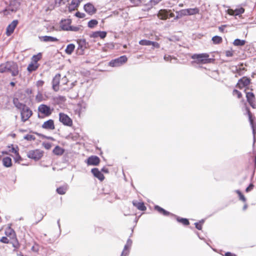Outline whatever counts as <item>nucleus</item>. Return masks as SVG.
Masks as SVG:
<instances>
[{
    "label": "nucleus",
    "mask_w": 256,
    "mask_h": 256,
    "mask_svg": "<svg viewBox=\"0 0 256 256\" xmlns=\"http://www.w3.org/2000/svg\"><path fill=\"white\" fill-rule=\"evenodd\" d=\"M251 83V80L246 76H244L238 80L236 86L242 90L244 89V92L249 90V86Z\"/></svg>",
    "instance_id": "39448f33"
},
{
    "label": "nucleus",
    "mask_w": 256,
    "mask_h": 256,
    "mask_svg": "<svg viewBox=\"0 0 256 256\" xmlns=\"http://www.w3.org/2000/svg\"><path fill=\"white\" fill-rule=\"evenodd\" d=\"M244 92L248 102L253 108H256V100L254 94L252 92L246 91Z\"/></svg>",
    "instance_id": "9b49d317"
},
{
    "label": "nucleus",
    "mask_w": 256,
    "mask_h": 256,
    "mask_svg": "<svg viewBox=\"0 0 256 256\" xmlns=\"http://www.w3.org/2000/svg\"><path fill=\"white\" fill-rule=\"evenodd\" d=\"M75 46L73 44H68L65 50V52L68 54H71L74 51Z\"/></svg>",
    "instance_id": "f704fd0d"
},
{
    "label": "nucleus",
    "mask_w": 256,
    "mask_h": 256,
    "mask_svg": "<svg viewBox=\"0 0 256 256\" xmlns=\"http://www.w3.org/2000/svg\"><path fill=\"white\" fill-rule=\"evenodd\" d=\"M67 190L66 186H62L56 189V192L60 194H64Z\"/></svg>",
    "instance_id": "a19ab883"
},
{
    "label": "nucleus",
    "mask_w": 256,
    "mask_h": 256,
    "mask_svg": "<svg viewBox=\"0 0 256 256\" xmlns=\"http://www.w3.org/2000/svg\"><path fill=\"white\" fill-rule=\"evenodd\" d=\"M188 16L194 15L198 14L200 12V10L198 8H188Z\"/></svg>",
    "instance_id": "4c0bfd02"
},
{
    "label": "nucleus",
    "mask_w": 256,
    "mask_h": 256,
    "mask_svg": "<svg viewBox=\"0 0 256 256\" xmlns=\"http://www.w3.org/2000/svg\"><path fill=\"white\" fill-rule=\"evenodd\" d=\"M43 146L46 150H50L52 147V144L50 142H43Z\"/></svg>",
    "instance_id": "603ef678"
},
{
    "label": "nucleus",
    "mask_w": 256,
    "mask_h": 256,
    "mask_svg": "<svg viewBox=\"0 0 256 256\" xmlns=\"http://www.w3.org/2000/svg\"><path fill=\"white\" fill-rule=\"evenodd\" d=\"M100 162V158L96 156H90L86 160L88 165L90 166H98Z\"/></svg>",
    "instance_id": "dca6fc26"
},
{
    "label": "nucleus",
    "mask_w": 256,
    "mask_h": 256,
    "mask_svg": "<svg viewBox=\"0 0 256 256\" xmlns=\"http://www.w3.org/2000/svg\"><path fill=\"white\" fill-rule=\"evenodd\" d=\"M130 2L132 4L133 6H138L141 4L142 2V0H130Z\"/></svg>",
    "instance_id": "a18cd8bd"
},
{
    "label": "nucleus",
    "mask_w": 256,
    "mask_h": 256,
    "mask_svg": "<svg viewBox=\"0 0 256 256\" xmlns=\"http://www.w3.org/2000/svg\"><path fill=\"white\" fill-rule=\"evenodd\" d=\"M176 220L178 222L182 224L184 226H188L190 224L189 220L187 218L177 216Z\"/></svg>",
    "instance_id": "e433bc0d"
},
{
    "label": "nucleus",
    "mask_w": 256,
    "mask_h": 256,
    "mask_svg": "<svg viewBox=\"0 0 256 256\" xmlns=\"http://www.w3.org/2000/svg\"><path fill=\"white\" fill-rule=\"evenodd\" d=\"M236 193L239 196L240 200H242L243 202H246V198L244 195L240 190H237Z\"/></svg>",
    "instance_id": "09e8293b"
},
{
    "label": "nucleus",
    "mask_w": 256,
    "mask_h": 256,
    "mask_svg": "<svg viewBox=\"0 0 256 256\" xmlns=\"http://www.w3.org/2000/svg\"><path fill=\"white\" fill-rule=\"evenodd\" d=\"M91 172L93 175L101 182L104 180V176L98 168H94L92 169Z\"/></svg>",
    "instance_id": "412c9836"
},
{
    "label": "nucleus",
    "mask_w": 256,
    "mask_h": 256,
    "mask_svg": "<svg viewBox=\"0 0 256 256\" xmlns=\"http://www.w3.org/2000/svg\"><path fill=\"white\" fill-rule=\"evenodd\" d=\"M24 138L28 141H34L36 139L33 134H28L24 136Z\"/></svg>",
    "instance_id": "37998d69"
},
{
    "label": "nucleus",
    "mask_w": 256,
    "mask_h": 256,
    "mask_svg": "<svg viewBox=\"0 0 256 256\" xmlns=\"http://www.w3.org/2000/svg\"><path fill=\"white\" fill-rule=\"evenodd\" d=\"M44 217V216L42 214H40V216L38 217V221H40V220H42V219Z\"/></svg>",
    "instance_id": "0e129e2a"
},
{
    "label": "nucleus",
    "mask_w": 256,
    "mask_h": 256,
    "mask_svg": "<svg viewBox=\"0 0 256 256\" xmlns=\"http://www.w3.org/2000/svg\"><path fill=\"white\" fill-rule=\"evenodd\" d=\"M40 38L41 41L44 42H57L58 41V40L57 38L48 36H41Z\"/></svg>",
    "instance_id": "a878e982"
},
{
    "label": "nucleus",
    "mask_w": 256,
    "mask_h": 256,
    "mask_svg": "<svg viewBox=\"0 0 256 256\" xmlns=\"http://www.w3.org/2000/svg\"><path fill=\"white\" fill-rule=\"evenodd\" d=\"M233 96H236L237 98L241 100L240 104L243 105L248 115V120L250 122V124L252 129V132L254 136H255L256 134V124L254 123V117L253 116L252 113L250 112V108L248 107V104L246 100H244L242 96V94L239 90L234 89L232 92Z\"/></svg>",
    "instance_id": "f257e3e1"
},
{
    "label": "nucleus",
    "mask_w": 256,
    "mask_h": 256,
    "mask_svg": "<svg viewBox=\"0 0 256 256\" xmlns=\"http://www.w3.org/2000/svg\"><path fill=\"white\" fill-rule=\"evenodd\" d=\"M234 54V50L232 49L227 50L225 52V54L227 57H232Z\"/></svg>",
    "instance_id": "de8ad7c7"
},
{
    "label": "nucleus",
    "mask_w": 256,
    "mask_h": 256,
    "mask_svg": "<svg viewBox=\"0 0 256 256\" xmlns=\"http://www.w3.org/2000/svg\"><path fill=\"white\" fill-rule=\"evenodd\" d=\"M3 165L6 167H10L12 166V162L10 158L6 156L2 158Z\"/></svg>",
    "instance_id": "2f4dec72"
},
{
    "label": "nucleus",
    "mask_w": 256,
    "mask_h": 256,
    "mask_svg": "<svg viewBox=\"0 0 256 256\" xmlns=\"http://www.w3.org/2000/svg\"><path fill=\"white\" fill-rule=\"evenodd\" d=\"M212 40L214 44H218L222 42V38L221 36H216L212 38Z\"/></svg>",
    "instance_id": "c9c22d12"
},
{
    "label": "nucleus",
    "mask_w": 256,
    "mask_h": 256,
    "mask_svg": "<svg viewBox=\"0 0 256 256\" xmlns=\"http://www.w3.org/2000/svg\"><path fill=\"white\" fill-rule=\"evenodd\" d=\"M60 77L61 75L59 74H56L52 80V88L55 92H58L60 88Z\"/></svg>",
    "instance_id": "ddd939ff"
},
{
    "label": "nucleus",
    "mask_w": 256,
    "mask_h": 256,
    "mask_svg": "<svg viewBox=\"0 0 256 256\" xmlns=\"http://www.w3.org/2000/svg\"><path fill=\"white\" fill-rule=\"evenodd\" d=\"M244 12V9L242 7L236 8L234 10L231 8H228L227 10V13L230 16H239L243 14Z\"/></svg>",
    "instance_id": "a211bd4d"
},
{
    "label": "nucleus",
    "mask_w": 256,
    "mask_h": 256,
    "mask_svg": "<svg viewBox=\"0 0 256 256\" xmlns=\"http://www.w3.org/2000/svg\"><path fill=\"white\" fill-rule=\"evenodd\" d=\"M254 186L252 184H250L249 186L246 188V191L248 192L254 188Z\"/></svg>",
    "instance_id": "bf43d9fd"
},
{
    "label": "nucleus",
    "mask_w": 256,
    "mask_h": 256,
    "mask_svg": "<svg viewBox=\"0 0 256 256\" xmlns=\"http://www.w3.org/2000/svg\"><path fill=\"white\" fill-rule=\"evenodd\" d=\"M39 66L40 64H36L30 62L28 66L27 70L28 72L32 73V72L36 71Z\"/></svg>",
    "instance_id": "c756f323"
},
{
    "label": "nucleus",
    "mask_w": 256,
    "mask_h": 256,
    "mask_svg": "<svg viewBox=\"0 0 256 256\" xmlns=\"http://www.w3.org/2000/svg\"><path fill=\"white\" fill-rule=\"evenodd\" d=\"M9 152H10L14 153L16 155V160H20L21 159L20 156L19 155L18 150H16L14 147L12 146L11 148V149H10L9 150Z\"/></svg>",
    "instance_id": "c03bdc74"
},
{
    "label": "nucleus",
    "mask_w": 256,
    "mask_h": 256,
    "mask_svg": "<svg viewBox=\"0 0 256 256\" xmlns=\"http://www.w3.org/2000/svg\"><path fill=\"white\" fill-rule=\"evenodd\" d=\"M44 84V82L42 80L37 81L36 85L38 87L42 86Z\"/></svg>",
    "instance_id": "4d7b16f0"
},
{
    "label": "nucleus",
    "mask_w": 256,
    "mask_h": 256,
    "mask_svg": "<svg viewBox=\"0 0 256 256\" xmlns=\"http://www.w3.org/2000/svg\"><path fill=\"white\" fill-rule=\"evenodd\" d=\"M32 112L30 108L26 106L20 110L21 120L22 122H26L32 116Z\"/></svg>",
    "instance_id": "9d476101"
},
{
    "label": "nucleus",
    "mask_w": 256,
    "mask_h": 256,
    "mask_svg": "<svg viewBox=\"0 0 256 256\" xmlns=\"http://www.w3.org/2000/svg\"><path fill=\"white\" fill-rule=\"evenodd\" d=\"M132 244L131 240L128 239L126 244L125 245L124 248L122 252L121 256H128L129 254L130 249Z\"/></svg>",
    "instance_id": "4be33fe9"
},
{
    "label": "nucleus",
    "mask_w": 256,
    "mask_h": 256,
    "mask_svg": "<svg viewBox=\"0 0 256 256\" xmlns=\"http://www.w3.org/2000/svg\"><path fill=\"white\" fill-rule=\"evenodd\" d=\"M43 152L39 149L31 150L28 152L27 156L28 158L38 160L43 156Z\"/></svg>",
    "instance_id": "0eeeda50"
},
{
    "label": "nucleus",
    "mask_w": 256,
    "mask_h": 256,
    "mask_svg": "<svg viewBox=\"0 0 256 256\" xmlns=\"http://www.w3.org/2000/svg\"><path fill=\"white\" fill-rule=\"evenodd\" d=\"M98 24V22L96 20H90L88 24V26L90 28H94Z\"/></svg>",
    "instance_id": "79ce46f5"
},
{
    "label": "nucleus",
    "mask_w": 256,
    "mask_h": 256,
    "mask_svg": "<svg viewBox=\"0 0 256 256\" xmlns=\"http://www.w3.org/2000/svg\"><path fill=\"white\" fill-rule=\"evenodd\" d=\"M18 24V21L16 20H14L8 26H7L6 32V34L9 36L14 32Z\"/></svg>",
    "instance_id": "f8f14e48"
},
{
    "label": "nucleus",
    "mask_w": 256,
    "mask_h": 256,
    "mask_svg": "<svg viewBox=\"0 0 256 256\" xmlns=\"http://www.w3.org/2000/svg\"><path fill=\"white\" fill-rule=\"evenodd\" d=\"M154 209L160 214L165 216H168L172 214L170 212L166 211V210H164L163 208L160 207L158 206H155L154 207Z\"/></svg>",
    "instance_id": "7c9ffc66"
},
{
    "label": "nucleus",
    "mask_w": 256,
    "mask_h": 256,
    "mask_svg": "<svg viewBox=\"0 0 256 256\" xmlns=\"http://www.w3.org/2000/svg\"><path fill=\"white\" fill-rule=\"evenodd\" d=\"M64 152V150L58 146H56L53 150V153L57 156H61Z\"/></svg>",
    "instance_id": "473e14b6"
},
{
    "label": "nucleus",
    "mask_w": 256,
    "mask_h": 256,
    "mask_svg": "<svg viewBox=\"0 0 256 256\" xmlns=\"http://www.w3.org/2000/svg\"><path fill=\"white\" fill-rule=\"evenodd\" d=\"M202 224H203V222H196L194 224H195L196 228L198 230H201L202 228Z\"/></svg>",
    "instance_id": "8fccbe9b"
},
{
    "label": "nucleus",
    "mask_w": 256,
    "mask_h": 256,
    "mask_svg": "<svg viewBox=\"0 0 256 256\" xmlns=\"http://www.w3.org/2000/svg\"><path fill=\"white\" fill-rule=\"evenodd\" d=\"M58 116L59 121L63 125L69 127L72 126V120L68 115L63 112H60Z\"/></svg>",
    "instance_id": "423d86ee"
},
{
    "label": "nucleus",
    "mask_w": 256,
    "mask_h": 256,
    "mask_svg": "<svg viewBox=\"0 0 256 256\" xmlns=\"http://www.w3.org/2000/svg\"><path fill=\"white\" fill-rule=\"evenodd\" d=\"M246 43V42L245 40H242L240 39H236L234 42L233 44L235 46H244Z\"/></svg>",
    "instance_id": "58836bf2"
},
{
    "label": "nucleus",
    "mask_w": 256,
    "mask_h": 256,
    "mask_svg": "<svg viewBox=\"0 0 256 256\" xmlns=\"http://www.w3.org/2000/svg\"><path fill=\"white\" fill-rule=\"evenodd\" d=\"M42 58V54L40 52L38 53L37 54L34 55L31 58V62L36 64H39L38 62Z\"/></svg>",
    "instance_id": "72a5a7b5"
},
{
    "label": "nucleus",
    "mask_w": 256,
    "mask_h": 256,
    "mask_svg": "<svg viewBox=\"0 0 256 256\" xmlns=\"http://www.w3.org/2000/svg\"><path fill=\"white\" fill-rule=\"evenodd\" d=\"M84 8L85 12L90 16L95 14L97 10L96 8L90 2L84 4Z\"/></svg>",
    "instance_id": "2eb2a0df"
},
{
    "label": "nucleus",
    "mask_w": 256,
    "mask_h": 256,
    "mask_svg": "<svg viewBox=\"0 0 256 256\" xmlns=\"http://www.w3.org/2000/svg\"><path fill=\"white\" fill-rule=\"evenodd\" d=\"M174 13H172V12H170L168 13V18H172V17H174Z\"/></svg>",
    "instance_id": "69168bd1"
},
{
    "label": "nucleus",
    "mask_w": 256,
    "mask_h": 256,
    "mask_svg": "<svg viewBox=\"0 0 256 256\" xmlns=\"http://www.w3.org/2000/svg\"><path fill=\"white\" fill-rule=\"evenodd\" d=\"M170 11L166 9H161L158 11V17L162 20H166L168 18V13Z\"/></svg>",
    "instance_id": "6ab92c4d"
},
{
    "label": "nucleus",
    "mask_w": 256,
    "mask_h": 256,
    "mask_svg": "<svg viewBox=\"0 0 256 256\" xmlns=\"http://www.w3.org/2000/svg\"><path fill=\"white\" fill-rule=\"evenodd\" d=\"M42 128L44 129L52 130L55 129V125L54 120L52 119H50L45 121L42 124Z\"/></svg>",
    "instance_id": "4468645a"
},
{
    "label": "nucleus",
    "mask_w": 256,
    "mask_h": 256,
    "mask_svg": "<svg viewBox=\"0 0 256 256\" xmlns=\"http://www.w3.org/2000/svg\"><path fill=\"white\" fill-rule=\"evenodd\" d=\"M224 256H236L234 254L230 252H227L225 254Z\"/></svg>",
    "instance_id": "680f3d73"
},
{
    "label": "nucleus",
    "mask_w": 256,
    "mask_h": 256,
    "mask_svg": "<svg viewBox=\"0 0 256 256\" xmlns=\"http://www.w3.org/2000/svg\"><path fill=\"white\" fill-rule=\"evenodd\" d=\"M164 59L166 61H170L172 58H171V56H164Z\"/></svg>",
    "instance_id": "052dcab7"
},
{
    "label": "nucleus",
    "mask_w": 256,
    "mask_h": 256,
    "mask_svg": "<svg viewBox=\"0 0 256 256\" xmlns=\"http://www.w3.org/2000/svg\"><path fill=\"white\" fill-rule=\"evenodd\" d=\"M102 171L104 173H108V170L106 168H102Z\"/></svg>",
    "instance_id": "e2e57ef3"
},
{
    "label": "nucleus",
    "mask_w": 256,
    "mask_h": 256,
    "mask_svg": "<svg viewBox=\"0 0 256 256\" xmlns=\"http://www.w3.org/2000/svg\"><path fill=\"white\" fill-rule=\"evenodd\" d=\"M150 40H140L139 44L142 46H150Z\"/></svg>",
    "instance_id": "49530a36"
},
{
    "label": "nucleus",
    "mask_w": 256,
    "mask_h": 256,
    "mask_svg": "<svg viewBox=\"0 0 256 256\" xmlns=\"http://www.w3.org/2000/svg\"><path fill=\"white\" fill-rule=\"evenodd\" d=\"M128 60V58L126 56H122L112 60L109 64L110 66L114 67V66H119L122 64L126 63Z\"/></svg>",
    "instance_id": "1a4fd4ad"
},
{
    "label": "nucleus",
    "mask_w": 256,
    "mask_h": 256,
    "mask_svg": "<svg viewBox=\"0 0 256 256\" xmlns=\"http://www.w3.org/2000/svg\"><path fill=\"white\" fill-rule=\"evenodd\" d=\"M10 72L12 76H17L19 74V70L16 62L8 61L0 64V73Z\"/></svg>",
    "instance_id": "f03ea898"
},
{
    "label": "nucleus",
    "mask_w": 256,
    "mask_h": 256,
    "mask_svg": "<svg viewBox=\"0 0 256 256\" xmlns=\"http://www.w3.org/2000/svg\"><path fill=\"white\" fill-rule=\"evenodd\" d=\"M162 0H150V2L152 6H156Z\"/></svg>",
    "instance_id": "864d4df0"
},
{
    "label": "nucleus",
    "mask_w": 256,
    "mask_h": 256,
    "mask_svg": "<svg viewBox=\"0 0 256 256\" xmlns=\"http://www.w3.org/2000/svg\"><path fill=\"white\" fill-rule=\"evenodd\" d=\"M60 88L62 90H69V88L66 86V85L69 82L68 78L66 76H64L62 78H60Z\"/></svg>",
    "instance_id": "b1692460"
},
{
    "label": "nucleus",
    "mask_w": 256,
    "mask_h": 256,
    "mask_svg": "<svg viewBox=\"0 0 256 256\" xmlns=\"http://www.w3.org/2000/svg\"><path fill=\"white\" fill-rule=\"evenodd\" d=\"M5 234L6 236L10 238L12 241L18 240L14 231L10 228H8L6 230Z\"/></svg>",
    "instance_id": "aec40b11"
},
{
    "label": "nucleus",
    "mask_w": 256,
    "mask_h": 256,
    "mask_svg": "<svg viewBox=\"0 0 256 256\" xmlns=\"http://www.w3.org/2000/svg\"><path fill=\"white\" fill-rule=\"evenodd\" d=\"M71 24L70 19L62 20L60 22V27L62 30L65 31L78 32L80 30V26H72Z\"/></svg>",
    "instance_id": "20e7f679"
},
{
    "label": "nucleus",
    "mask_w": 256,
    "mask_h": 256,
    "mask_svg": "<svg viewBox=\"0 0 256 256\" xmlns=\"http://www.w3.org/2000/svg\"><path fill=\"white\" fill-rule=\"evenodd\" d=\"M191 58L194 60L192 62V64H206L211 62L210 55L206 53L194 54L191 56Z\"/></svg>",
    "instance_id": "7ed1b4c3"
},
{
    "label": "nucleus",
    "mask_w": 256,
    "mask_h": 256,
    "mask_svg": "<svg viewBox=\"0 0 256 256\" xmlns=\"http://www.w3.org/2000/svg\"><path fill=\"white\" fill-rule=\"evenodd\" d=\"M180 16H188V10L187 9L182 10L180 11Z\"/></svg>",
    "instance_id": "3c124183"
},
{
    "label": "nucleus",
    "mask_w": 256,
    "mask_h": 256,
    "mask_svg": "<svg viewBox=\"0 0 256 256\" xmlns=\"http://www.w3.org/2000/svg\"><path fill=\"white\" fill-rule=\"evenodd\" d=\"M38 110L40 113L46 117L50 116L54 110L53 108H51L50 106L44 104H40Z\"/></svg>",
    "instance_id": "6e6552de"
},
{
    "label": "nucleus",
    "mask_w": 256,
    "mask_h": 256,
    "mask_svg": "<svg viewBox=\"0 0 256 256\" xmlns=\"http://www.w3.org/2000/svg\"><path fill=\"white\" fill-rule=\"evenodd\" d=\"M3 13L4 15L6 16L8 14V12L6 10H5L3 11Z\"/></svg>",
    "instance_id": "338daca9"
},
{
    "label": "nucleus",
    "mask_w": 256,
    "mask_h": 256,
    "mask_svg": "<svg viewBox=\"0 0 256 256\" xmlns=\"http://www.w3.org/2000/svg\"><path fill=\"white\" fill-rule=\"evenodd\" d=\"M80 2V0H72L70 4L68 6V9L70 10H74L78 7Z\"/></svg>",
    "instance_id": "393cba45"
},
{
    "label": "nucleus",
    "mask_w": 256,
    "mask_h": 256,
    "mask_svg": "<svg viewBox=\"0 0 256 256\" xmlns=\"http://www.w3.org/2000/svg\"><path fill=\"white\" fill-rule=\"evenodd\" d=\"M132 203L134 206L140 210L145 211L146 210V208L145 206L144 202H142L133 200Z\"/></svg>",
    "instance_id": "5701e85b"
},
{
    "label": "nucleus",
    "mask_w": 256,
    "mask_h": 256,
    "mask_svg": "<svg viewBox=\"0 0 256 256\" xmlns=\"http://www.w3.org/2000/svg\"><path fill=\"white\" fill-rule=\"evenodd\" d=\"M10 84L12 86H15V83L14 82H10Z\"/></svg>",
    "instance_id": "774afa93"
},
{
    "label": "nucleus",
    "mask_w": 256,
    "mask_h": 256,
    "mask_svg": "<svg viewBox=\"0 0 256 256\" xmlns=\"http://www.w3.org/2000/svg\"><path fill=\"white\" fill-rule=\"evenodd\" d=\"M235 72L238 76L243 74L246 71V68L242 64H238L236 67Z\"/></svg>",
    "instance_id": "bb28decb"
},
{
    "label": "nucleus",
    "mask_w": 256,
    "mask_h": 256,
    "mask_svg": "<svg viewBox=\"0 0 256 256\" xmlns=\"http://www.w3.org/2000/svg\"><path fill=\"white\" fill-rule=\"evenodd\" d=\"M150 45L156 48H160V44L158 42H155L150 41Z\"/></svg>",
    "instance_id": "5fc2aeb1"
},
{
    "label": "nucleus",
    "mask_w": 256,
    "mask_h": 256,
    "mask_svg": "<svg viewBox=\"0 0 256 256\" xmlns=\"http://www.w3.org/2000/svg\"><path fill=\"white\" fill-rule=\"evenodd\" d=\"M0 242L4 244H10L15 248H18L19 246L18 240H14L12 241L10 238L7 236H3L0 240Z\"/></svg>",
    "instance_id": "f3484780"
},
{
    "label": "nucleus",
    "mask_w": 256,
    "mask_h": 256,
    "mask_svg": "<svg viewBox=\"0 0 256 256\" xmlns=\"http://www.w3.org/2000/svg\"><path fill=\"white\" fill-rule=\"evenodd\" d=\"M226 26V25H222L218 27V30L221 32H224V28Z\"/></svg>",
    "instance_id": "13d9d810"
},
{
    "label": "nucleus",
    "mask_w": 256,
    "mask_h": 256,
    "mask_svg": "<svg viewBox=\"0 0 256 256\" xmlns=\"http://www.w3.org/2000/svg\"><path fill=\"white\" fill-rule=\"evenodd\" d=\"M14 104L15 105V106L18 109L20 110H22L23 108H24V107H26V106L24 104H21L20 102H18V100H14Z\"/></svg>",
    "instance_id": "ea45409f"
},
{
    "label": "nucleus",
    "mask_w": 256,
    "mask_h": 256,
    "mask_svg": "<svg viewBox=\"0 0 256 256\" xmlns=\"http://www.w3.org/2000/svg\"><path fill=\"white\" fill-rule=\"evenodd\" d=\"M76 16L79 18H84L85 16V14L82 12H76Z\"/></svg>",
    "instance_id": "6e6d98bb"
},
{
    "label": "nucleus",
    "mask_w": 256,
    "mask_h": 256,
    "mask_svg": "<svg viewBox=\"0 0 256 256\" xmlns=\"http://www.w3.org/2000/svg\"><path fill=\"white\" fill-rule=\"evenodd\" d=\"M77 42L78 44V48L82 50H84L88 46V43L86 42L84 39L78 40Z\"/></svg>",
    "instance_id": "cd10ccee"
},
{
    "label": "nucleus",
    "mask_w": 256,
    "mask_h": 256,
    "mask_svg": "<svg viewBox=\"0 0 256 256\" xmlns=\"http://www.w3.org/2000/svg\"><path fill=\"white\" fill-rule=\"evenodd\" d=\"M106 32L104 31H97L94 32L92 35L91 37L94 38H96L98 37L100 38H106Z\"/></svg>",
    "instance_id": "c85d7f7f"
}]
</instances>
